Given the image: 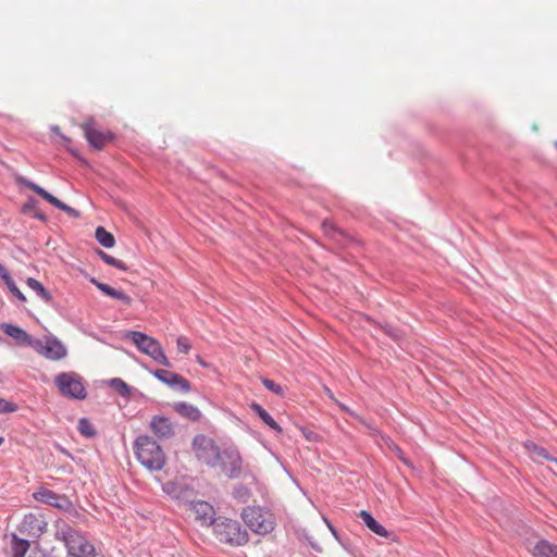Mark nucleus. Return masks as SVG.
Wrapping results in <instances>:
<instances>
[{
    "label": "nucleus",
    "instance_id": "1",
    "mask_svg": "<svg viewBox=\"0 0 557 557\" xmlns=\"http://www.w3.org/2000/svg\"><path fill=\"white\" fill-rule=\"evenodd\" d=\"M165 491L171 494L174 498L183 502L188 506V509L194 513L195 520L198 521L201 525H213L218 519H215V510L207 502L203 500H194V491L184 487L182 485H168Z\"/></svg>",
    "mask_w": 557,
    "mask_h": 557
},
{
    "label": "nucleus",
    "instance_id": "2",
    "mask_svg": "<svg viewBox=\"0 0 557 557\" xmlns=\"http://www.w3.org/2000/svg\"><path fill=\"white\" fill-rule=\"evenodd\" d=\"M135 454L139 462L149 470H160L165 463V456L162 448L148 435H140L136 438Z\"/></svg>",
    "mask_w": 557,
    "mask_h": 557
},
{
    "label": "nucleus",
    "instance_id": "3",
    "mask_svg": "<svg viewBox=\"0 0 557 557\" xmlns=\"http://www.w3.org/2000/svg\"><path fill=\"white\" fill-rule=\"evenodd\" d=\"M55 537L64 543L73 557H89L95 552L94 546L65 522L57 523Z\"/></svg>",
    "mask_w": 557,
    "mask_h": 557
},
{
    "label": "nucleus",
    "instance_id": "4",
    "mask_svg": "<svg viewBox=\"0 0 557 557\" xmlns=\"http://www.w3.org/2000/svg\"><path fill=\"white\" fill-rule=\"evenodd\" d=\"M213 531L221 543L230 546H242L249 540L248 532L243 529L240 523L227 518H218Z\"/></svg>",
    "mask_w": 557,
    "mask_h": 557
},
{
    "label": "nucleus",
    "instance_id": "5",
    "mask_svg": "<svg viewBox=\"0 0 557 557\" xmlns=\"http://www.w3.org/2000/svg\"><path fill=\"white\" fill-rule=\"evenodd\" d=\"M135 346L144 354L151 357L154 361L164 367H171V363L165 356L160 343L151 336L138 331H131L126 335Z\"/></svg>",
    "mask_w": 557,
    "mask_h": 557
},
{
    "label": "nucleus",
    "instance_id": "6",
    "mask_svg": "<svg viewBox=\"0 0 557 557\" xmlns=\"http://www.w3.org/2000/svg\"><path fill=\"white\" fill-rule=\"evenodd\" d=\"M247 527L255 533L268 534L274 529L273 515L260 507H247L242 512Z\"/></svg>",
    "mask_w": 557,
    "mask_h": 557
},
{
    "label": "nucleus",
    "instance_id": "7",
    "mask_svg": "<svg viewBox=\"0 0 557 557\" xmlns=\"http://www.w3.org/2000/svg\"><path fill=\"white\" fill-rule=\"evenodd\" d=\"M54 383L66 397L84 399L87 395L82 377L74 372H64L55 376Z\"/></svg>",
    "mask_w": 557,
    "mask_h": 557
},
{
    "label": "nucleus",
    "instance_id": "8",
    "mask_svg": "<svg viewBox=\"0 0 557 557\" xmlns=\"http://www.w3.org/2000/svg\"><path fill=\"white\" fill-rule=\"evenodd\" d=\"M193 448L198 460L210 467L219 466L222 453L211 438L205 435H197L193 441Z\"/></svg>",
    "mask_w": 557,
    "mask_h": 557
},
{
    "label": "nucleus",
    "instance_id": "9",
    "mask_svg": "<svg viewBox=\"0 0 557 557\" xmlns=\"http://www.w3.org/2000/svg\"><path fill=\"white\" fill-rule=\"evenodd\" d=\"M33 348L41 356L50 360L63 359L67 350L65 346L54 336H46L44 339H36Z\"/></svg>",
    "mask_w": 557,
    "mask_h": 557
},
{
    "label": "nucleus",
    "instance_id": "10",
    "mask_svg": "<svg viewBox=\"0 0 557 557\" xmlns=\"http://www.w3.org/2000/svg\"><path fill=\"white\" fill-rule=\"evenodd\" d=\"M14 178H15V182L17 184L25 185L26 187H28L29 189H32L33 191L38 194L40 197H42L46 201H48L53 207H55V208L66 212L67 214L72 215L74 218H78L79 216V212L77 210H75L74 208L65 205L64 202H62L57 197H54L53 195H51L50 193L45 190L39 185L28 181L27 178L23 177L20 174H15Z\"/></svg>",
    "mask_w": 557,
    "mask_h": 557
},
{
    "label": "nucleus",
    "instance_id": "11",
    "mask_svg": "<svg viewBox=\"0 0 557 557\" xmlns=\"http://www.w3.org/2000/svg\"><path fill=\"white\" fill-rule=\"evenodd\" d=\"M242 457L238 450L228 448L222 451L220 466L222 471L231 479L237 478L242 472Z\"/></svg>",
    "mask_w": 557,
    "mask_h": 557
},
{
    "label": "nucleus",
    "instance_id": "12",
    "mask_svg": "<svg viewBox=\"0 0 557 557\" xmlns=\"http://www.w3.org/2000/svg\"><path fill=\"white\" fill-rule=\"evenodd\" d=\"M82 127L89 145L97 150H101L106 144L112 139V134L110 132H102L94 127L92 119L84 122Z\"/></svg>",
    "mask_w": 557,
    "mask_h": 557
},
{
    "label": "nucleus",
    "instance_id": "13",
    "mask_svg": "<svg viewBox=\"0 0 557 557\" xmlns=\"http://www.w3.org/2000/svg\"><path fill=\"white\" fill-rule=\"evenodd\" d=\"M153 375L159 381L163 382L172 388L180 389L185 393L190 391V383L180 374L168 370L158 369L153 372Z\"/></svg>",
    "mask_w": 557,
    "mask_h": 557
},
{
    "label": "nucleus",
    "instance_id": "14",
    "mask_svg": "<svg viewBox=\"0 0 557 557\" xmlns=\"http://www.w3.org/2000/svg\"><path fill=\"white\" fill-rule=\"evenodd\" d=\"M150 429L160 440H168L175 433L173 423L163 416H154L151 419Z\"/></svg>",
    "mask_w": 557,
    "mask_h": 557
},
{
    "label": "nucleus",
    "instance_id": "15",
    "mask_svg": "<svg viewBox=\"0 0 557 557\" xmlns=\"http://www.w3.org/2000/svg\"><path fill=\"white\" fill-rule=\"evenodd\" d=\"M1 330L7 335L14 338L18 344L30 346L33 348V344L36 339L28 335L23 329L10 323H2Z\"/></svg>",
    "mask_w": 557,
    "mask_h": 557
},
{
    "label": "nucleus",
    "instance_id": "16",
    "mask_svg": "<svg viewBox=\"0 0 557 557\" xmlns=\"http://www.w3.org/2000/svg\"><path fill=\"white\" fill-rule=\"evenodd\" d=\"M37 500L48 504L57 508H66L69 500L64 496H60L50 490H41L35 494Z\"/></svg>",
    "mask_w": 557,
    "mask_h": 557
},
{
    "label": "nucleus",
    "instance_id": "17",
    "mask_svg": "<svg viewBox=\"0 0 557 557\" xmlns=\"http://www.w3.org/2000/svg\"><path fill=\"white\" fill-rule=\"evenodd\" d=\"M523 446L534 461L543 462L544 460H548L557 465V459L552 457L544 447L539 446L534 442L527 441L523 443Z\"/></svg>",
    "mask_w": 557,
    "mask_h": 557
},
{
    "label": "nucleus",
    "instance_id": "18",
    "mask_svg": "<svg viewBox=\"0 0 557 557\" xmlns=\"http://www.w3.org/2000/svg\"><path fill=\"white\" fill-rule=\"evenodd\" d=\"M90 282L98 288L100 289L103 294H106L107 296H110L112 298H116L121 301H123L124 304L126 305H131L132 302V299L129 296H127L126 294H124L123 292L121 290H117L111 286H109L108 284H104V283H101L99 282L98 280H96L95 277H91L90 278Z\"/></svg>",
    "mask_w": 557,
    "mask_h": 557
},
{
    "label": "nucleus",
    "instance_id": "19",
    "mask_svg": "<svg viewBox=\"0 0 557 557\" xmlns=\"http://www.w3.org/2000/svg\"><path fill=\"white\" fill-rule=\"evenodd\" d=\"M359 518L373 533L383 537H387L389 535L388 531L383 525H381L368 511L361 510L359 512Z\"/></svg>",
    "mask_w": 557,
    "mask_h": 557
},
{
    "label": "nucleus",
    "instance_id": "20",
    "mask_svg": "<svg viewBox=\"0 0 557 557\" xmlns=\"http://www.w3.org/2000/svg\"><path fill=\"white\" fill-rule=\"evenodd\" d=\"M174 409L182 417L190 421H198L201 417L200 410L197 407L187 403H177L174 405Z\"/></svg>",
    "mask_w": 557,
    "mask_h": 557
},
{
    "label": "nucleus",
    "instance_id": "21",
    "mask_svg": "<svg viewBox=\"0 0 557 557\" xmlns=\"http://www.w3.org/2000/svg\"><path fill=\"white\" fill-rule=\"evenodd\" d=\"M29 548L27 540L18 539L15 534L12 535L10 554L12 557H24Z\"/></svg>",
    "mask_w": 557,
    "mask_h": 557
},
{
    "label": "nucleus",
    "instance_id": "22",
    "mask_svg": "<svg viewBox=\"0 0 557 557\" xmlns=\"http://www.w3.org/2000/svg\"><path fill=\"white\" fill-rule=\"evenodd\" d=\"M534 557H557V546L547 541H540L533 548Z\"/></svg>",
    "mask_w": 557,
    "mask_h": 557
},
{
    "label": "nucleus",
    "instance_id": "23",
    "mask_svg": "<svg viewBox=\"0 0 557 557\" xmlns=\"http://www.w3.org/2000/svg\"><path fill=\"white\" fill-rule=\"evenodd\" d=\"M251 409L272 430H274L277 433L282 432V428L276 423V421L259 404L253 403L251 405Z\"/></svg>",
    "mask_w": 557,
    "mask_h": 557
},
{
    "label": "nucleus",
    "instance_id": "24",
    "mask_svg": "<svg viewBox=\"0 0 557 557\" xmlns=\"http://www.w3.org/2000/svg\"><path fill=\"white\" fill-rule=\"evenodd\" d=\"M26 284L29 288H32L38 297H40L45 302L50 304L52 300V296L50 292H48L44 285L37 281L36 278L29 277L26 281Z\"/></svg>",
    "mask_w": 557,
    "mask_h": 557
},
{
    "label": "nucleus",
    "instance_id": "25",
    "mask_svg": "<svg viewBox=\"0 0 557 557\" xmlns=\"http://www.w3.org/2000/svg\"><path fill=\"white\" fill-rule=\"evenodd\" d=\"M95 236L99 244L106 248H112L115 244L114 236L102 226L96 228Z\"/></svg>",
    "mask_w": 557,
    "mask_h": 557
},
{
    "label": "nucleus",
    "instance_id": "26",
    "mask_svg": "<svg viewBox=\"0 0 557 557\" xmlns=\"http://www.w3.org/2000/svg\"><path fill=\"white\" fill-rule=\"evenodd\" d=\"M322 230L325 236L331 239L341 243V239L345 237V234L342 230L337 228L332 222L325 220L322 223Z\"/></svg>",
    "mask_w": 557,
    "mask_h": 557
},
{
    "label": "nucleus",
    "instance_id": "27",
    "mask_svg": "<svg viewBox=\"0 0 557 557\" xmlns=\"http://www.w3.org/2000/svg\"><path fill=\"white\" fill-rule=\"evenodd\" d=\"M41 521L38 520L34 515L26 516L23 521V527L29 525L32 528L34 535H39L42 533L44 528L41 527Z\"/></svg>",
    "mask_w": 557,
    "mask_h": 557
},
{
    "label": "nucleus",
    "instance_id": "28",
    "mask_svg": "<svg viewBox=\"0 0 557 557\" xmlns=\"http://www.w3.org/2000/svg\"><path fill=\"white\" fill-rule=\"evenodd\" d=\"M98 255L109 265H112V267L121 269V270L127 269L126 265L122 261L115 259L114 257L106 253L102 250H98Z\"/></svg>",
    "mask_w": 557,
    "mask_h": 557
},
{
    "label": "nucleus",
    "instance_id": "29",
    "mask_svg": "<svg viewBox=\"0 0 557 557\" xmlns=\"http://www.w3.org/2000/svg\"><path fill=\"white\" fill-rule=\"evenodd\" d=\"M78 431L85 437H92L96 434L91 423L86 418H82L78 421Z\"/></svg>",
    "mask_w": 557,
    "mask_h": 557
},
{
    "label": "nucleus",
    "instance_id": "30",
    "mask_svg": "<svg viewBox=\"0 0 557 557\" xmlns=\"http://www.w3.org/2000/svg\"><path fill=\"white\" fill-rule=\"evenodd\" d=\"M110 385L117 391L122 396H128L129 395V387L128 385L121 379H112L110 381Z\"/></svg>",
    "mask_w": 557,
    "mask_h": 557
},
{
    "label": "nucleus",
    "instance_id": "31",
    "mask_svg": "<svg viewBox=\"0 0 557 557\" xmlns=\"http://www.w3.org/2000/svg\"><path fill=\"white\" fill-rule=\"evenodd\" d=\"M8 287V289L17 298L20 299L21 301H26V297L24 296V294L18 289V287L16 286L15 282L13 281V278L11 277L9 281H7L4 283Z\"/></svg>",
    "mask_w": 557,
    "mask_h": 557
},
{
    "label": "nucleus",
    "instance_id": "32",
    "mask_svg": "<svg viewBox=\"0 0 557 557\" xmlns=\"http://www.w3.org/2000/svg\"><path fill=\"white\" fill-rule=\"evenodd\" d=\"M176 345H177V350L182 354H188L189 350L191 349V345H190L188 338L185 336H180L176 341Z\"/></svg>",
    "mask_w": 557,
    "mask_h": 557
},
{
    "label": "nucleus",
    "instance_id": "33",
    "mask_svg": "<svg viewBox=\"0 0 557 557\" xmlns=\"http://www.w3.org/2000/svg\"><path fill=\"white\" fill-rule=\"evenodd\" d=\"M262 383L263 385L271 392L277 394V395H282L283 394V387L275 383L274 381L272 380H269V379H262Z\"/></svg>",
    "mask_w": 557,
    "mask_h": 557
},
{
    "label": "nucleus",
    "instance_id": "34",
    "mask_svg": "<svg viewBox=\"0 0 557 557\" xmlns=\"http://www.w3.org/2000/svg\"><path fill=\"white\" fill-rule=\"evenodd\" d=\"M17 410V405L0 398V413L14 412Z\"/></svg>",
    "mask_w": 557,
    "mask_h": 557
},
{
    "label": "nucleus",
    "instance_id": "35",
    "mask_svg": "<svg viewBox=\"0 0 557 557\" xmlns=\"http://www.w3.org/2000/svg\"><path fill=\"white\" fill-rule=\"evenodd\" d=\"M37 206V200L35 198H29L27 202H25L21 209L24 214H34Z\"/></svg>",
    "mask_w": 557,
    "mask_h": 557
},
{
    "label": "nucleus",
    "instance_id": "36",
    "mask_svg": "<svg viewBox=\"0 0 557 557\" xmlns=\"http://www.w3.org/2000/svg\"><path fill=\"white\" fill-rule=\"evenodd\" d=\"M0 277L2 278V281L5 283L7 281H9L11 278V275H10V272L8 271V269L0 263Z\"/></svg>",
    "mask_w": 557,
    "mask_h": 557
},
{
    "label": "nucleus",
    "instance_id": "37",
    "mask_svg": "<svg viewBox=\"0 0 557 557\" xmlns=\"http://www.w3.org/2000/svg\"><path fill=\"white\" fill-rule=\"evenodd\" d=\"M33 216L40 221H46V215L42 212L38 211L37 209L35 210Z\"/></svg>",
    "mask_w": 557,
    "mask_h": 557
},
{
    "label": "nucleus",
    "instance_id": "38",
    "mask_svg": "<svg viewBox=\"0 0 557 557\" xmlns=\"http://www.w3.org/2000/svg\"><path fill=\"white\" fill-rule=\"evenodd\" d=\"M394 450L404 461H406V459L403 457V451L398 446L394 445Z\"/></svg>",
    "mask_w": 557,
    "mask_h": 557
},
{
    "label": "nucleus",
    "instance_id": "39",
    "mask_svg": "<svg viewBox=\"0 0 557 557\" xmlns=\"http://www.w3.org/2000/svg\"><path fill=\"white\" fill-rule=\"evenodd\" d=\"M341 408L343 410H345L346 412H348L349 414H354L346 406H344L343 404H339Z\"/></svg>",
    "mask_w": 557,
    "mask_h": 557
},
{
    "label": "nucleus",
    "instance_id": "40",
    "mask_svg": "<svg viewBox=\"0 0 557 557\" xmlns=\"http://www.w3.org/2000/svg\"><path fill=\"white\" fill-rule=\"evenodd\" d=\"M311 546L313 549L321 552V547H319L318 544H311Z\"/></svg>",
    "mask_w": 557,
    "mask_h": 557
},
{
    "label": "nucleus",
    "instance_id": "41",
    "mask_svg": "<svg viewBox=\"0 0 557 557\" xmlns=\"http://www.w3.org/2000/svg\"><path fill=\"white\" fill-rule=\"evenodd\" d=\"M325 392L331 398H333V394L327 387H325Z\"/></svg>",
    "mask_w": 557,
    "mask_h": 557
},
{
    "label": "nucleus",
    "instance_id": "42",
    "mask_svg": "<svg viewBox=\"0 0 557 557\" xmlns=\"http://www.w3.org/2000/svg\"><path fill=\"white\" fill-rule=\"evenodd\" d=\"M60 449H61V451H62L63 454H65V455L70 456V454H69V451H67V450H65L64 448H60Z\"/></svg>",
    "mask_w": 557,
    "mask_h": 557
},
{
    "label": "nucleus",
    "instance_id": "43",
    "mask_svg": "<svg viewBox=\"0 0 557 557\" xmlns=\"http://www.w3.org/2000/svg\"><path fill=\"white\" fill-rule=\"evenodd\" d=\"M53 131H54V132H58V131H59V127H58V126H54V127H53Z\"/></svg>",
    "mask_w": 557,
    "mask_h": 557
},
{
    "label": "nucleus",
    "instance_id": "44",
    "mask_svg": "<svg viewBox=\"0 0 557 557\" xmlns=\"http://www.w3.org/2000/svg\"><path fill=\"white\" fill-rule=\"evenodd\" d=\"M3 441H4V440H3L2 437H0V445L3 443Z\"/></svg>",
    "mask_w": 557,
    "mask_h": 557
},
{
    "label": "nucleus",
    "instance_id": "45",
    "mask_svg": "<svg viewBox=\"0 0 557 557\" xmlns=\"http://www.w3.org/2000/svg\"><path fill=\"white\" fill-rule=\"evenodd\" d=\"M555 147H556V149H557V141H555Z\"/></svg>",
    "mask_w": 557,
    "mask_h": 557
}]
</instances>
